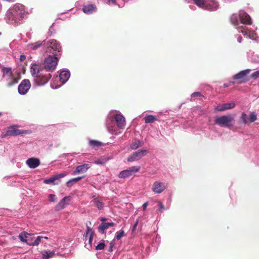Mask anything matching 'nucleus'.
<instances>
[{"label":"nucleus","instance_id":"obj_3","mask_svg":"<svg viewBox=\"0 0 259 259\" xmlns=\"http://www.w3.org/2000/svg\"><path fill=\"white\" fill-rule=\"evenodd\" d=\"M57 56L58 54L55 53L54 55H49L45 58L43 64L46 71L53 72L56 69L59 60Z\"/></svg>","mask_w":259,"mask_h":259},{"label":"nucleus","instance_id":"obj_37","mask_svg":"<svg viewBox=\"0 0 259 259\" xmlns=\"http://www.w3.org/2000/svg\"><path fill=\"white\" fill-rule=\"evenodd\" d=\"M240 122H242L245 124L247 123L246 114L244 112H243L241 114Z\"/></svg>","mask_w":259,"mask_h":259},{"label":"nucleus","instance_id":"obj_25","mask_svg":"<svg viewBox=\"0 0 259 259\" xmlns=\"http://www.w3.org/2000/svg\"><path fill=\"white\" fill-rule=\"evenodd\" d=\"M144 119L146 123H153L155 121L157 120V119L155 116L151 115L146 116L144 117Z\"/></svg>","mask_w":259,"mask_h":259},{"label":"nucleus","instance_id":"obj_43","mask_svg":"<svg viewBox=\"0 0 259 259\" xmlns=\"http://www.w3.org/2000/svg\"><path fill=\"white\" fill-rule=\"evenodd\" d=\"M251 77L254 79H256L259 77V70L253 73L251 75Z\"/></svg>","mask_w":259,"mask_h":259},{"label":"nucleus","instance_id":"obj_18","mask_svg":"<svg viewBox=\"0 0 259 259\" xmlns=\"http://www.w3.org/2000/svg\"><path fill=\"white\" fill-rule=\"evenodd\" d=\"M66 175L64 173H61L58 175H56L53 177L50 178V179H46L44 181V183L47 184H55V181L57 180H59L63 177H64Z\"/></svg>","mask_w":259,"mask_h":259},{"label":"nucleus","instance_id":"obj_7","mask_svg":"<svg viewBox=\"0 0 259 259\" xmlns=\"http://www.w3.org/2000/svg\"><path fill=\"white\" fill-rule=\"evenodd\" d=\"M148 153V151L146 149L139 150L130 155L127 158V161L130 162L137 161L146 155Z\"/></svg>","mask_w":259,"mask_h":259},{"label":"nucleus","instance_id":"obj_13","mask_svg":"<svg viewBox=\"0 0 259 259\" xmlns=\"http://www.w3.org/2000/svg\"><path fill=\"white\" fill-rule=\"evenodd\" d=\"M241 23L244 24H251L250 17L244 11H240L239 14Z\"/></svg>","mask_w":259,"mask_h":259},{"label":"nucleus","instance_id":"obj_50","mask_svg":"<svg viewBox=\"0 0 259 259\" xmlns=\"http://www.w3.org/2000/svg\"><path fill=\"white\" fill-rule=\"evenodd\" d=\"M148 203L147 202H146L144 203L143 204V206H143V210H146V207H147V205H148Z\"/></svg>","mask_w":259,"mask_h":259},{"label":"nucleus","instance_id":"obj_1","mask_svg":"<svg viewBox=\"0 0 259 259\" xmlns=\"http://www.w3.org/2000/svg\"><path fill=\"white\" fill-rule=\"evenodd\" d=\"M24 15V11L22 6H14L7 12V17L9 23H16L22 20Z\"/></svg>","mask_w":259,"mask_h":259},{"label":"nucleus","instance_id":"obj_23","mask_svg":"<svg viewBox=\"0 0 259 259\" xmlns=\"http://www.w3.org/2000/svg\"><path fill=\"white\" fill-rule=\"evenodd\" d=\"M97 10L96 6L94 5H89L84 6L82 8L83 12L87 14H92Z\"/></svg>","mask_w":259,"mask_h":259},{"label":"nucleus","instance_id":"obj_57","mask_svg":"<svg viewBox=\"0 0 259 259\" xmlns=\"http://www.w3.org/2000/svg\"><path fill=\"white\" fill-rule=\"evenodd\" d=\"M112 2H115V0H112Z\"/></svg>","mask_w":259,"mask_h":259},{"label":"nucleus","instance_id":"obj_44","mask_svg":"<svg viewBox=\"0 0 259 259\" xmlns=\"http://www.w3.org/2000/svg\"><path fill=\"white\" fill-rule=\"evenodd\" d=\"M74 184H75L73 181L71 179L69 181H68L66 185L67 187H71Z\"/></svg>","mask_w":259,"mask_h":259},{"label":"nucleus","instance_id":"obj_58","mask_svg":"<svg viewBox=\"0 0 259 259\" xmlns=\"http://www.w3.org/2000/svg\"><path fill=\"white\" fill-rule=\"evenodd\" d=\"M1 115H2V113H0V116H1Z\"/></svg>","mask_w":259,"mask_h":259},{"label":"nucleus","instance_id":"obj_47","mask_svg":"<svg viewBox=\"0 0 259 259\" xmlns=\"http://www.w3.org/2000/svg\"><path fill=\"white\" fill-rule=\"evenodd\" d=\"M26 59V56L24 55H21L20 57V61L21 62H23Z\"/></svg>","mask_w":259,"mask_h":259},{"label":"nucleus","instance_id":"obj_39","mask_svg":"<svg viewBox=\"0 0 259 259\" xmlns=\"http://www.w3.org/2000/svg\"><path fill=\"white\" fill-rule=\"evenodd\" d=\"M105 246V244L104 242H100L96 246V249L97 250H102L104 248Z\"/></svg>","mask_w":259,"mask_h":259},{"label":"nucleus","instance_id":"obj_12","mask_svg":"<svg viewBox=\"0 0 259 259\" xmlns=\"http://www.w3.org/2000/svg\"><path fill=\"white\" fill-rule=\"evenodd\" d=\"M48 45H49V48H51L55 51L57 52L55 53H57L58 56L61 55L62 49L61 46L59 42L55 39H51L48 41Z\"/></svg>","mask_w":259,"mask_h":259},{"label":"nucleus","instance_id":"obj_49","mask_svg":"<svg viewBox=\"0 0 259 259\" xmlns=\"http://www.w3.org/2000/svg\"><path fill=\"white\" fill-rule=\"evenodd\" d=\"M93 237H94V235H90L89 242V243L90 244H91V243L92 242V241H93Z\"/></svg>","mask_w":259,"mask_h":259},{"label":"nucleus","instance_id":"obj_30","mask_svg":"<svg viewBox=\"0 0 259 259\" xmlns=\"http://www.w3.org/2000/svg\"><path fill=\"white\" fill-rule=\"evenodd\" d=\"M28 235H29L28 233L23 232L19 234V238L22 242H25L27 244L28 242L26 238H27Z\"/></svg>","mask_w":259,"mask_h":259},{"label":"nucleus","instance_id":"obj_11","mask_svg":"<svg viewBox=\"0 0 259 259\" xmlns=\"http://www.w3.org/2000/svg\"><path fill=\"white\" fill-rule=\"evenodd\" d=\"M218 7L219 4L217 2L211 0H206L202 9L206 10L214 11L216 10Z\"/></svg>","mask_w":259,"mask_h":259},{"label":"nucleus","instance_id":"obj_27","mask_svg":"<svg viewBox=\"0 0 259 259\" xmlns=\"http://www.w3.org/2000/svg\"><path fill=\"white\" fill-rule=\"evenodd\" d=\"M238 31L240 33H242L244 37H249L250 38L253 39V34L251 35L250 32H248L247 29L245 26V28H244L243 29L240 30Z\"/></svg>","mask_w":259,"mask_h":259},{"label":"nucleus","instance_id":"obj_55","mask_svg":"<svg viewBox=\"0 0 259 259\" xmlns=\"http://www.w3.org/2000/svg\"><path fill=\"white\" fill-rule=\"evenodd\" d=\"M164 208L163 205L161 203H160V208L162 209V208Z\"/></svg>","mask_w":259,"mask_h":259},{"label":"nucleus","instance_id":"obj_46","mask_svg":"<svg viewBox=\"0 0 259 259\" xmlns=\"http://www.w3.org/2000/svg\"><path fill=\"white\" fill-rule=\"evenodd\" d=\"M114 245V243L113 242H110V246H109V249H108L109 251H110V252L112 251V250H113L112 248H113Z\"/></svg>","mask_w":259,"mask_h":259},{"label":"nucleus","instance_id":"obj_10","mask_svg":"<svg viewBox=\"0 0 259 259\" xmlns=\"http://www.w3.org/2000/svg\"><path fill=\"white\" fill-rule=\"evenodd\" d=\"M31 87V83L28 79L23 80L18 86V92L21 95H25Z\"/></svg>","mask_w":259,"mask_h":259},{"label":"nucleus","instance_id":"obj_38","mask_svg":"<svg viewBox=\"0 0 259 259\" xmlns=\"http://www.w3.org/2000/svg\"><path fill=\"white\" fill-rule=\"evenodd\" d=\"M123 236H124V232L123 231H118L116 233V238L117 240H119Z\"/></svg>","mask_w":259,"mask_h":259},{"label":"nucleus","instance_id":"obj_2","mask_svg":"<svg viewBox=\"0 0 259 259\" xmlns=\"http://www.w3.org/2000/svg\"><path fill=\"white\" fill-rule=\"evenodd\" d=\"M3 73V77L6 80L7 85L9 87L17 83L20 79L19 75H18V76L15 75L12 72V68L10 67H4Z\"/></svg>","mask_w":259,"mask_h":259},{"label":"nucleus","instance_id":"obj_54","mask_svg":"<svg viewBox=\"0 0 259 259\" xmlns=\"http://www.w3.org/2000/svg\"><path fill=\"white\" fill-rule=\"evenodd\" d=\"M106 220V218H101V221H102L103 222L105 221Z\"/></svg>","mask_w":259,"mask_h":259},{"label":"nucleus","instance_id":"obj_5","mask_svg":"<svg viewBox=\"0 0 259 259\" xmlns=\"http://www.w3.org/2000/svg\"><path fill=\"white\" fill-rule=\"evenodd\" d=\"M250 72V70L246 69L241 71L234 75L233 76V79L235 80V81L232 82L233 84L235 83L241 84L248 81L249 79L247 77V75Z\"/></svg>","mask_w":259,"mask_h":259},{"label":"nucleus","instance_id":"obj_20","mask_svg":"<svg viewBox=\"0 0 259 259\" xmlns=\"http://www.w3.org/2000/svg\"><path fill=\"white\" fill-rule=\"evenodd\" d=\"M115 121L117 124V126L122 128L125 126V120L124 117L120 114H118L115 116Z\"/></svg>","mask_w":259,"mask_h":259},{"label":"nucleus","instance_id":"obj_9","mask_svg":"<svg viewBox=\"0 0 259 259\" xmlns=\"http://www.w3.org/2000/svg\"><path fill=\"white\" fill-rule=\"evenodd\" d=\"M140 169V167L138 166H134L130 167L127 169H125L121 171L118 177L119 178H125L129 177L133 175V174L135 172H138Z\"/></svg>","mask_w":259,"mask_h":259},{"label":"nucleus","instance_id":"obj_33","mask_svg":"<svg viewBox=\"0 0 259 259\" xmlns=\"http://www.w3.org/2000/svg\"><path fill=\"white\" fill-rule=\"evenodd\" d=\"M194 3L199 8L202 9L206 0H193Z\"/></svg>","mask_w":259,"mask_h":259},{"label":"nucleus","instance_id":"obj_56","mask_svg":"<svg viewBox=\"0 0 259 259\" xmlns=\"http://www.w3.org/2000/svg\"><path fill=\"white\" fill-rule=\"evenodd\" d=\"M43 238L46 239H48V238L47 237H43Z\"/></svg>","mask_w":259,"mask_h":259},{"label":"nucleus","instance_id":"obj_28","mask_svg":"<svg viewBox=\"0 0 259 259\" xmlns=\"http://www.w3.org/2000/svg\"><path fill=\"white\" fill-rule=\"evenodd\" d=\"M42 253L43 259H49L51 257H52L55 254V252L51 251H45Z\"/></svg>","mask_w":259,"mask_h":259},{"label":"nucleus","instance_id":"obj_36","mask_svg":"<svg viewBox=\"0 0 259 259\" xmlns=\"http://www.w3.org/2000/svg\"><path fill=\"white\" fill-rule=\"evenodd\" d=\"M256 119V114L254 112L251 113L249 116V121L250 122H253L255 121Z\"/></svg>","mask_w":259,"mask_h":259},{"label":"nucleus","instance_id":"obj_6","mask_svg":"<svg viewBox=\"0 0 259 259\" xmlns=\"http://www.w3.org/2000/svg\"><path fill=\"white\" fill-rule=\"evenodd\" d=\"M52 75L50 73L44 74L41 72L35 76L34 79V83L37 85H43L49 81Z\"/></svg>","mask_w":259,"mask_h":259},{"label":"nucleus","instance_id":"obj_51","mask_svg":"<svg viewBox=\"0 0 259 259\" xmlns=\"http://www.w3.org/2000/svg\"><path fill=\"white\" fill-rule=\"evenodd\" d=\"M244 28H245V26H238L237 27L236 29L238 31L240 30H241V29H243Z\"/></svg>","mask_w":259,"mask_h":259},{"label":"nucleus","instance_id":"obj_4","mask_svg":"<svg viewBox=\"0 0 259 259\" xmlns=\"http://www.w3.org/2000/svg\"><path fill=\"white\" fill-rule=\"evenodd\" d=\"M234 120V116L232 114H228L215 118L214 123L222 127H230L233 125Z\"/></svg>","mask_w":259,"mask_h":259},{"label":"nucleus","instance_id":"obj_45","mask_svg":"<svg viewBox=\"0 0 259 259\" xmlns=\"http://www.w3.org/2000/svg\"><path fill=\"white\" fill-rule=\"evenodd\" d=\"M83 177H77V178H73L72 179V181L75 183L77 182H78L79 181H80Z\"/></svg>","mask_w":259,"mask_h":259},{"label":"nucleus","instance_id":"obj_52","mask_svg":"<svg viewBox=\"0 0 259 259\" xmlns=\"http://www.w3.org/2000/svg\"><path fill=\"white\" fill-rule=\"evenodd\" d=\"M242 37H241V36H239V37H238V39H238V41L239 42H240H240H241V41H242Z\"/></svg>","mask_w":259,"mask_h":259},{"label":"nucleus","instance_id":"obj_8","mask_svg":"<svg viewBox=\"0 0 259 259\" xmlns=\"http://www.w3.org/2000/svg\"><path fill=\"white\" fill-rule=\"evenodd\" d=\"M31 132L29 130H19L17 126H12L9 128L6 132V135L9 136H15L18 135H23L24 134H29Z\"/></svg>","mask_w":259,"mask_h":259},{"label":"nucleus","instance_id":"obj_21","mask_svg":"<svg viewBox=\"0 0 259 259\" xmlns=\"http://www.w3.org/2000/svg\"><path fill=\"white\" fill-rule=\"evenodd\" d=\"M70 77V72L68 71L64 70L61 72L59 77L62 84L65 83Z\"/></svg>","mask_w":259,"mask_h":259},{"label":"nucleus","instance_id":"obj_35","mask_svg":"<svg viewBox=\"0 0 259 259\" xmlns=\"http://www.w3.org/2000/svg\"><path fill=\"white\" fill-rule=\"evenodd\" d=\"M231 21L232 23L235 25L237 26L239 24L237 16L236 15L233 14L231 17Z\"/></svg>","mask_w":259,"mask_h":259},{"label":"nucleus","instance_id":"obj_32","mask_svg":"<svg viewBox=\"0 0 259 259\" xmlns=\"http://www.w3.org/2000/svg\"><path fill=\"white\" fill-rule=\"evenodd\" d=\"M42 239H43L42 236H38L33 242L27 243V244L32 246H37L39 244Z\"/></svg>","mask_w":259,"mask_h":259},{"label":"nucleus","instance_id":"obj_53","mask_svg":"<svg viewBox=\"0 0 259 259\" xmlns=\"http://www.w3.org/2000/svg\"><path fill=\"white\" fill-rule=\"evenodd\" d=\"M230 84H227V83H225L223 85V87L224 88H228V87H229Z\"/></svg>","mask_w":259,"mask_h":259},{"label":"nucleus","instance_id":"obj_26","mask_svg":"<svg viewBox=\"0 0 259 259\" xmlns=\"http://www.w3.org/2000/svg\"><path fill=\"white\" fill-rule=\"evenodd\" d=\"M142 146V143L140 140H136L131 145V148L132 150H136Z\"/></svg>","mask_w":259,"mask_h":259},{"label":"nucleus","instance_id":"obj_15","mask_svg":"<svg viewBox=\"0 0 259 259\" xmlns=\"http://www.w3.org/2000/svg\"><path fill=\"white\" fill-rule=\"evenodd\" d=\"M235 106V104L234 102L225 103L222 105L218 106L215 110L218 111H224L227 110L232 109Z\"/></svg>","mask_w":259,"mask_h":259},{"label":"nucleus","instance_id":"obj_34","mask_svg":"<svg viewBox=\"0 0 259 259\" xmlns=\"http://www.w3.org/2000/svg\"><path fill=\"white\" fill-rule=\"evenodd\" d=\"M41 45L42 42L38 41L33 44H31V45H30V46L31 48L33 50H36L37 48H39Z\"/></svg>","mask_w":259,"mask_h":259},{"label":"nucleus","instance_id":"obj_40","mask_svg":"<svg viewBox=\"0 0 259 259\" xmlns=\"http://www.w3.org/2000/svg\"><path fill=\"white\" fill-rule=\"evenodd\" d=\"M88 234H89L90 235H94V232L92 230L91 228H90L89 227H87V232H86V233L85 234H84L83 235V237H87V236L88 235Z\"/></svg>","mask_w":259,"mask_h":259},{"label":"nucleus","instance_id":"obj_19","mask_svg":"<svg viewBox=\"0 0 259 259\" xmlns=\"http://www.w3.org/2000/svg\"><path fill=\"white\" fill-rule=\"evenodd\" d=\"M41 72H44V70L40 68V66L39 65L36 64H34L32 65L30 68V72L31 75L34 77H35V76L37 75Z\"/></svg>","mask_w":259,"mask_h":259},{"label":"nucleus","instance_id":"obj_22","mask_svg":"<svg viewBox=\"0 0 259 259\" xmlns=\"http://www.w3.org/2000/svg\"><path fill=\"white\" fill-rule=\"evenodd\" d=\"M115 224L113 222L111 223H102L99 226L98 229L99 231L103 234L105 230L107 229L110 227L114 226Z\"/></svg>","mask_w":259,"mask_h":259},{"label":"nucleus","instance_id":"obj_24","mask_svg":"<svg viewBox=\"0 0 259 259\" xmlns=\"http://www.w3.org/2000/svg\"><path fill=\"white\" fill-rule=\"evenodd\" d=\"M92 198H94V199L92 200V201L95 203L96 207L99 209H102L104 207V203L103 202L100 201L97 198L95 197V196H93Z\"/></svg>","mask_w":259,"mask_h":259},{"label":"nucleus","instance_id":"obj_41","mask_svg":"<svg viewBox=\"0 0 259 259\" xmlns=\"http://www.w3.org/2000/svg\"><path fill=\"white\" fill-rule=\"evenodd\" d=\"M48 198L50 201L55 202L56 200V197L54 194H50L48 196Z\"/></svg>","mask_w":259,"mask_h":259},{"label":"nucleus","instance_id":"obj_48","mask_svg":"<svg viewBox=\"0 0 259 259\" xmlns=\"http://www.w3.org/2000/svg\"><path fill=\"white\" fill-rule=\"evenodd\" d=\"M138 221H137L136 222V223H135L133 227V229H132V231L134 232L135 231V230L136 229V228H137V226L138 225Z\"/></svg>","mask_w":259,"mask_h":259},{"label":"nucleus","instance_id":"obj_17","mask_svg":"<svg viewBox=\"0 0 259 259\" xmlns=\"http://www.w3.org/2000/svg\"><path fill=\"white\" fill-rule=\"evenodd\" d=\"M91 167L89 164H84L78 165L76 167V169L73 172V175H75L80 173L84 172Z\"/></svg>","mask_w":259,"mask_h":259},{"label":"nucleus","instance_id":"obj_16","mask_svg":"<svg viewBox=\"0 0 259 259\" xmlns=\"http://www.w3.org/2000/svg\"><path fill=\"white\" fill-rule=\"evenodd\" d=\"M40 161L38 158H30L27 160L26 164L31 168H35L40 165Z\"/></svg>","mask_w":259,"mask_h":259},{"label":"nucleus","instance_id":"obj_14","mask_svg":"<svg viewBox=\"0 0 259 259\" xmlns=\"http://www.w3.org/2000/svg\"><path fill=\"white\" fill-rule=\"evenodd\" d=\"M165 188L164 183L156 181L153 183L152 190L155 193H161Z\"/></svg>","mask_w":259,"mask_h":259},{"label":"nucleus","instance_id":"obj_42","mask_svg":"<svg viewBox=\"0 0 259 259\" xmlns=\"http://www.w3.org/2000/svg\"><path fill=\"white\" fill-rule=\"evenodd\" d=\"M192 97H204L200 92H196L192 94L191 95Z\"/></svg>","mask_w":259,"mask_h":259},{"label":"nucleus","instance_id":"obj_31","mask_svg":"<svg viewBox=\"0 0 259 259\" xmlns=\"http://www.w3.org/2000/svg\"><path fill=\"white\" fill-rule=\"evenodd\" d=\"M89 144L93 147H99L102 145V143L96 140H90Z\"/></svg>","mask_w":259,"mask_h":259},{"label":"nucleus","instance_id":"obj_29","mask_svg":"<svg viewBox=\"0 0 259 259\" xmlns=\"http://www.w3.org/2000/svg\"><path fill=\"white\" fill-rule=\"evenodd\" d=\"M69 197H64L58 204L57 208L59 209H63L65 207L66 205V201L68 199Z\"/></svg>","mask_w":259,"mask_h":259}]
</instances>
